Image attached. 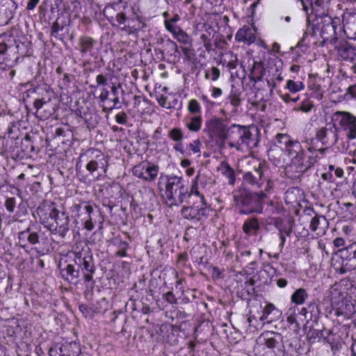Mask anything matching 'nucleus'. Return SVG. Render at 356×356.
<instances>
[{"label":"nucleus","instance_id":"f257e3e1","mask_svg":"<svg viewBox=\"0 0 356 356\" xmlns=\"http://www.w3.org/2000/svg\"><path fill=\"white\" fill-rule=\"evenodd\" d=\"M104 16L112 26H117L128 35H137L147 25L145 18L136 5H128L121 1L106 5Z\"/></svg>","mask_w":356,"mask_h":356},{"label":"nucleus","instance_id":"f03ea898","mask_svg":"<svg viewBox=\"0 0 356 356\" xmlns=\"http://www.w3.org/2000/svg\"><path fill=\"white\" fill-rule=\"evenodd\" d=\"M40 222L51 234L64 238L68 232L70 218L64 211H60L54 204L43 203L36 210Z\"/></svg>","mask_w":356,"mask_h":356},{"label":"nucleus","instance_id":"7ed1b4c3","mask_svg":"<svg viewBox=\"0 0 356 356\" xmlns=\"http://www.w3.org/2000/svg\"><path fill=\"white\" fill-rule=\"evenodd\" d=\"M159 183L160 190L165 186L166 203L170 206H177L184 202L188 194V186L186 181L178 176L161 177Z\"/></svg>","mask_w":356,"mask_h":356},{"label":"nucleus","instance_id":"20e7f679","mask_svg":"<svg viewBox=\"0 0 356 356\" xmlns=\"http://www.w3.org/2000/svg\"><path fill=\"white\" fill-rule=\"evenodd\" d=\"M267 195L264 191L251 193L248 191H240L234 196L237 207H241V214L262 213L264 204Z\"/></svg>","mask_w":356,"mask_h":356},{"label":"nucleus","instance_id":"39448f33","mask_svg":"<svg viewBox=\"0 0 356 356\" xmlns=\"http://www.w3.org/2000/svg\"><path fill=\"white\" fill-rule=\"evenodd\" d=\"M226 141H228L227 145L229 147L241 151L244 146L250 147L254 139L248 127L232 124L227 126L220 147H225Z\"/></svg>","mask_w":356,"mask_h":356},{"label":"nucleus","instance_id":"423d86ee","mask_svg":"<svg viewBox=\"0 0 356 356\" xmlns=\"http://www.w3.org/2000/svg\"><path fill=\"white\" fill-rule=\"evenodd\" d=\"M258 348L265 350L273 356H286L283 336L277 332L265 331L256 339Z\"/></svg>","mask_w":356,"mask_h":356},{"label":"nucleus","instance_id":"0eeeda50","mask_svg":"<svg viewBox=\"0 0 356 356\" xmlns=\"http://www.w3.org/2000/svg\"><path fill=\"white\" fill-rule=\"evenodd\" d=\"M72 212L76 213L77 216L84 224V227L88 231L92 230L97 224L101 227L104 221L99 207L86 202L74 204Z\"/></svg>","mask_w":356,"mask_h":356},{"label":"nucleus","instance_id":"6e6552de","mask_svg":"<svg viewBox=\"0 0 356 356\" xmlns=\"http://www.w3.org/2000/svg\"><path fill=\"white\" fill-rule=\"evenodd\" d=\"M187 206L183 207L181 210L184 218L197 222L205 220L213 211L211 206L205 199L198 197L187 200Z\"/></svg>","mask_w":356,"mask_h":356},{"label":"nucleus","instance_id":"1a4fd4ad","mask_svg":"<svg viewBox=\"0 0 356 356\" xmlns=\"http://www.w3.org/2000/svg\"><path fill=\"white\" fill-rule=\"evenodd\" d=\"M318 28L321 29V36L323 42H330V44H335L339 40L337 36V29L341 25V20L339 17H332L329 15H323L316 17Z\"/></svg>","mask_w":356,"mask_h":356},{"label":"nucleus","instance_id":"9d476101","mask_svg":"<svg viewBox=\"0 0 356 356\" xmlns=\"http://www.w3.org/2000/svg\"><path fill=\"white\" fill-rule=\"evenodd\" d=\"M338 139V128L336 124H328L326 127L317 129L314 137L309 140L308 144H312V148L314 149L318 143L330 147L337 143Z\"/></svg>","mask_w":356,"mask_h":356},{"label":"nucleus","instance_id":"9b49d317","mask_svg":"<svg viewBox=\"0 0 356 356\" xmlns=\"http://www.w3.org/2000/svg\"><path fill=\"white\" fill-rule=\"evenodd\" d=\"M317 161V156H309L307 159L291 160L285 168L286 176L293 180L299 179Z\"/></svg>","mask_w":356,"mask_h":356},{"label":"nucleus","instance_id":"f8f14e48","mask_svg":"<svg viewBox=\"0 0 356 356\" xmlns=\"http://www.w3.org/2000/svg\"><path fill=\"white\" fill-rule=\"evenodd\" d=\"M74 264L81 268L83 273V280L88 284L91 285V288H93L95 281L93 280V275L95 273L96 268L94 264L93 258L91 254L82 256V252H74Z\"/></svg>","mask_w":356,"mask_h":356},{"label":"nucleus","instance_id":"ddd939ff","mask_svg":"<svg viewBox=\"0 0 356 356\" xmlns=\"http://www.w3.org/2000/svg\"><path fill=\"white\" fill-rule=\"evenodd\" d=\"M41 232L40 227L38 228L35 225L31 223L26 229L18 232L17 244L28 251L30 246L39 244L43 240Z\"/></svg>","mask_w":356,"mask_h":356},{"label":"nucleus","instance_id":"4468645a","mask_svg":"<svg viewBox=\"0 0 356 356\" xmlns=\"http://www.w3.org/2000/svg\"><path fill=\"white\" fill-rule=\"evenodd\" d=\"M227 124L221 118H213L206 121L203 131L220 147Z\"/></svg>","mask_w":356,"mask_h":356},{"label":"nucleus","instance_id":"2eb2a0df","mask_svg":"<svg viewBox=\"0 0 356 356\" xmlns=\"http://www.w3.org/2000/svg\"><path fill=\"white\" fill-rule=\"evenodd\" d=\"M86 155L90 159L87 163L86 168L90 173L101 170L104 173L106 172L108 168V159L103 152L96 149H90L86 152Z\"/></svg>","mask_w":356,"mask_h":356},{"label":"nucleus","instance_id":"dca6fc26","mask_svg":"<svg viewBox=\"0 0 356 356\" xmlns=\"http://www.w3.org/2000/svg\"><path fill=\"white\" fill-rule=\"evenodd\" d=\"M334 117L340 118L339 124L348 139L356 138V117L355 115L346 111H337Z\"/></svg>","mask_w":356,"mask_h":356},{"label":"nucleus","instance_id":"f3484780","mask_svg":"<svg viewBox=\"0 0 356 356\" xmlns=\"http://www.w3.org/2000/svg\"><path fill=\"white\" fill-rule=\"evenodd\" d=\"M337 254L342 259L341 273L356 268V241L339 249Z\"/></svg>","mask_w":356,"mask_h":356},{"label":"nucleus","instance_id":"a211bd4d","mask_svg":"<svg viewBox=\"0 0 356 356\" xmlns=\"http://www.w3.org/2000/svg\"><path fill=\"white\" fill-rule=\"evenodd\" d=\"M133 175L146 181H154L158 175L159 167L147 161H143L132 168Z\"/></svg>","mask_w":356,"mask_h":356},{"label":"nucleus","instance_id":"6ab92c4d","mask_svg":"<svg viewBox=\"0 0 356 356\" xmlns=\"http://www.w3.org/2000/svg\"><path fill=\"white\" fill-rule=\"evenodd\" d=\"M330 293L331 305L335 311V314L337 316H348L351 311L348 308L350 305L346 304L344 293H341L337 288H332Z\"/></svg>","mask_w":356,"mask_h":356},{"label":"nucleus","instance_id":"aec40b11","mask_svg":"<svg viewBox=\"0 0 356 356\" xmlns=\"http://www.w3.org/2000/svg\"><path fill=\"white\" fill-rule=\"evenodd\" d=\"M264 169H266V166L264 163H257L254 165L252 171H248L243 174L244 182L252 186L261 188L264 183Z\"/></svg>","mask_w":356,"mask_h":356},{"label":"nucleus","instance_id":"412c9836","mask_svg":"<svg viewBox=\"0 0 356 356\" xmlns=\"http://www.w3.org/2000/svg\"><path fill=\"white\" fill-rule=\"evenodd\" d=\"M332 46L337 51L340 60L353 63L356 58V47L351 45L343 40H338Z\"/></svg>","mask_w":356,"mask_h":356},{"label":"nucleus","instance_id":"4be33fe9","mask_svg":"<svg viewBox=\"0 0 356 356\" xmlns=\"http://www.w3.org/2000/svg\"><path fill=\"white\" fill-rule=\"evenodd\" d=\"M81 353L80 345L75 341L56 345L49 351L50 356H80Z\"/></svg>","mask_w":356,"mask_h":356},{"label":"nucleus","instance_id":"5701e85b","mask_svg":"<svg viewBox=\"0 0 356 356\" xmlns=\"http://www.w3.org/2000/svg\"><path fill=\"white\" fill-rule=\"evenodd\" d=\"M341 22L343 31L348 39H356V10H346L343 15Z\"/></svg>","mask_w":356,"mask_h":356},{"label":"nucleus","instance_id":"b1692460","mask_svg":"<svg viewBox=\"0 0 356 356\" xmlns=\"http://www.w3.org/2000/svg\"><path fill=\"white\" fill-rule=\"evenodd\" d=\"M50 97L36 98L33 102V107L35 109V115L40 120H47L54 113V107L50 106Z\"/></svg>","mask_w":356,"mask_h":356},{"label":"nucleus","instance_id":"393cba45","mask_svg":"<svg viewBox=\"0 0 356 356\" xmlns=\"http://www.w3.org/2000/svg\"><path fill=\"white\" fill-rule=\"evenodd\" d=\"M168 136L175 142L173 149L181 154L183 156H189L191 153L184 148L183 140L184 139V131L180 127H174L169 130Z\"/></svg>","mask_w":356,"mask_h":356},{"label":"nucleus","instance_id":"a878e982","mask_svg":"<svg viewBox=\"0 0 356 356\" xmlns=\"http://www.w3.org/2000/svg\"><path fill=\"white\" fill-rule=\"evenodd\" d=\"M284 152L289 156L291 157V160H305L310 156L306 154L300 143L293 139L288 145Z\"/></svg>","mask_w":356,"mask_h":356},{"label":"nucleus","instance_id":"bb28decb","mask_svg":"<svg viewBox=\"0 0 356 356\" xmlns=\"http://www.w3.org/2000/svg\"><path fill=\"white\" fill-rule=\"evenodd\" d=\"M282 315L280 309L276 308L273 303H268L262 310V315L259 318V321L262 324L271 323L279 320Z\"/></svg>","mask_w":356,"mask_h":356},{"label":"nucleus","instance_id":"cd10ccee","mask_svg":"<svg viewBox=\"0 0 356 356\" xmlns=\"http://www.w3.org/2000/svg\"><path fill=\"white\" fill-rule=\"evenodd\" d=\"M62 277L70 284H76L80 279L79 268H76L74 264H67L60 268Z\"/></svg>","mask_w":356,"mask_h":356},{"label":"nucleus","instance_id":"c85d7f7f","mask_svg":"<svg viewBox=\"0 0 356 356\" xmlns=\"http://www.w3.org/2000/svg\"><path fill=\"white\" fill-rule=\"evenodd\" d=\"M215 33L216 31L211 25L208 24H203L200 39L201 42L203 44L206 51L208 52L213 49L211 41L215 35Z\"/></svg>","mask_w":356,"mask_h":356},{"label":"nucleus","instance_id":"c756f323","mask_svg":"<svg viewBox=\"0 0 356 356\" xmlns=\"http://www.w3.org/2000/svg\"><path fill=\"white\" fill-rule=\"evenodd\" d=\"M282 80L283 77L280 68L276 65L269 66L267 70L266 81L268 86L271 88V90L276 88L277 82H281Z\"/></svg>","mask_w":356,"mask_h":356},{"label":"nucleus","instance_id":"7c9ffc66","mask_svg":"<svg viewBox=\"0 0 356 356\" xmlns=\"http://www.w3.org/2000/svg\"><path fill=\"white\" fill-rule=\"evenodd\" d=\"M31 42L25 35H22L18 39L15 38L14 47L12 49L15 50L19 56H25L31 54L30 50Z\"/></svg>","mask_w":356,"mask_h":356},{"label":"nucleus","instance_id":"2f4dec72","mask_svg":"<svg viewBox=\"0 0 356 356\" xmlns=\"http://www.w3.org/2000/svg\"><path fill=\"white\" fill-rule=\"evenodd\" d=\"M15 32H17V30L13 27L8 33L0 35V54H4L8 49H12L14 47L15 38L13 34Z\"/></svg>","mask_w":356,"mask_h":356},{"label":"nucleus","instance_id":"473e14b6","mask_svg":"<svg viewBox=\"0 0 356 356\" xmlns=\"http://www.w3.org/2000/svg\"><path fill=\"white\" fill-rule=\"evenodd\" d=\"M235 39L238 42H243L247 44H250L254 42L256 37L251 28L244 26L237 31Z\"/></svg>","mask_w":356,"mask_h":356},{"label":"nucleus","instance_id":"72a5a7b5","mask_svg":"<svg viewBox=\"0 0 356 356\" xmlns=\"http://www.w3.org/2000/svg\"><path fill=\"white\" fill-rule=\"evenodd\" d=\"M97 41L92 38L88 35H82L79 38L78 45L79 50L82 56H85L88 53H91L94 49Z\"/></svg>","mask_w":356,"mask_h":356},{"label":"nucleus","instance_id":"f704fd0d","mask_svg":"<svg viewBox=\"0 0 356 356\" xmlns=\"http://www.w3.org/2000/svg\"><path fill=\"white\" fill-rule=\"evenodd\" d=\"M332 334V332L330 330L327 329H310L307 333V338L309 339V343H315L317 341H319L321 339H323L326 340L327 342H330L329 337Z\"/></svg>","mask_w":356,"mask_h":356},{"label":"nucleus","instance_id":"c9c22d12","mask_svg":"<svg viewBox=\"0 0 356 356\" xmlns=\"http://www.w3.org/2000/svg\"><path fill=\"white\" fill-rule=\"evenodd\" d=\"M343 176V170L341 168L330 165L328 170L321 175V178L329 183H334L336 181V178H342Z\"/></svg>","mask_w":356,"mask_h":356},{"label":"nucleus","instance_id":"e433bc0d","mask_svg":"<svg viewBox=\"0 0 356 356\" xmlns=\"http://www.w3.org/2000/svg\"><path fill=\"white\" fill-rule=\"evenodd\" d=\"M311 6L312 11L315 13L316 18L327 15L326 10L330 0H310L307 1Z\"/></svg>","mask_w":356,"mask_h":356},{"label":"nucleus","instance_id":"4c0bfd02","mask_svg":"<svg viewBox=\"0 0 356 356\" xmlns=\"http://www.w3.org/2000/svg\"><path fill=\"white\" fill-rule=\"evenodd\" d=\"M217 170L218 171L220 172L223 176L228 179L229 184H234L236 181L235 171L227 161H221Z\"/></svg>","mask_w":356,"mask_h":356},{"label":"nucleus","instance_id":"58836bf2","mask_svg":"<svg viewBox=\"0 0 356 356\" xmlns=\"http://www.w3.org/2000/svg\"><path fill=\"white\" fill-rule=\"evenodd\" d=\"M260 226L257 218H248L245 220L242 227L243 232L248 235L256 234Z\"/></svg>","mask_w":356,"mask_h":356},{"label":"nucleus","instance_id":"ea45409f","mask_svg":"<svg viewBox=\"0 0 356 356\" xmlns=\"http://www.w3.org/2000/svg\"><path fill=\"white\" fill-rule=\"evenodd\" d=\"M265 74L262 63L254 61L250 74V80L254 82L260 81Z\"/></svg>","mask_w":356,"mask_h":356},{"label":"nucleus","instance_id":"a19ab883","mask_svg":"<svg viewBox=\"0 0 356 356\" xmlns=\"http://www.w3.org/2000/svg\"><path fill=\"white\" fill-rule=\"evenodd\" d=\"M202 118L200 115H194L188 118L185 124L186 127L192 132H198L202 127Z\"/></svg>","mask_w":356,"mask_h":356},{"label":"nucleus","instance_id":"79ce46f5","mask_svg":"<svg viewBox=\"0 0 356 356\" xmlns=\"http://www.w3.org/2000/svg\"><path fill=\"white\" fill-rule=\"evenodd\" d=\"M168 31L181 43H188V35L180 27H169Z\"/></svg>","mask_w":356,"mask_h":356},{"label":"nucleus","instance_id":"37998d69","mask_svg":"<svg viewBox=\"0 0 356 356\" xmlns=\"http://www.w3.org/2000/svg\"><path fill=\"white\" fill-rule=\"evenodd\" d=\"M292 140V138L286 134H277L275 138V145L280 147L282 149H286L288 145Z\"/></svg>","mask_w":356,"mask_h":356},{"label":"nucleus","instance_id":"c03bdc74","mask_svg":"<svg viewBox=\"0 0 356 356\" xmlns=\"http://www.w3.org/2000/svg\"><path fill=\"white\" fill-rule=\"evenodd\" d=\"M76 115L81 118L88 129H94L96 127L97 122L92 120L91 113L88 112H82L81 111H76Z\"/></svg>","mask_w":356,"mask_h":356},{"label":"nucleus","instance_id":"a18cd8bd","mask_svg":"<svg viewBox=\"0 0 356 356\" xmlns=\"http://www.w3.org/2000/svg\"><path fill=\"white\" fill-rule=\"evenodd\" d=\"M308 298V293L305 289L300 288L297 289L291 296V301L296 305L304 303Z\"/></svg>","mask_w":356,"mask_h":356},{"label":"nucleus","instance_id":"49530a36","mask_svg":"<svg viewBox=\"0 0 356 356\" xmlns=\"http://www.w3.org/2000/svg\"><path fill=\"white\" fill-rule=\"evenodd\" d=\"M114 244L118 248V251L115 252V256L120 257H127V250L129 248V245L127 241H122L120 238H115Z\"/></svg>","mask_w":356,"mask_h":356},{"label":"nucleus","instance_id":"de8ad7c7","mask_svg":"<svg viewBox=\"0 0 356 356\" xmlns=\"http://www.w3.org/2000/svg\"><path fill=\"white\" fill-rule=\"evenodd\" d=\"M285 88L291 93H296L305 88V84L300 81H295L292 79H289L286 81Z\"/></svg>","mask_w":356,"mask_h":356},{"label":"nucleus","instance_id":"09e8293b","mask_svg":"<svg viewBox=\"0 0 356 356\" xmlns=\"http://www.w3.org/2000/svg\"><path fill=\"white\" fill-rule=\"evenodd\" d=\"M200 175L198 174L195 180L193 181V184L191 188L190 192L188 191V194L186 195L187 200H192L193 198L198 197L200 199H205L204 196L201 194L197 188V180L200 178Z\"/></svg>","mask_w":356,"mask_h":356},{"label":"nucleus","instance_id":"8fccbe9b","mask_svg":"<svg viewBox=\"0 0 356 356\" xmlns=\"http://www.w3.org/2000/svg\"><path fill=\"white\" fill-rule=\"evenodd\" d=\"M302 312H305V314H307L308 313L310 314V318L312 317L317 318L320 314V310L318 307V305L315 300H313L309 302L306 307L303 308Z\"/></svg>","mask_w":356,"mask_h":356},{"label":"nucleus","instance_id":"3c124183","mask_svg":"<svg viewBox=\"0 0 356 356\" xmlns=\"http://www.w3.org/2000/svg\"><path fill=\"white\" fill-rule=\"evenodd\" d=\"M326 224L327 220L324 216L316 214L311 220L309 228L312 231L315 232L321 225H325Z\"/></svg>","mask_w":356,"mask_h":356},{"label":"nucleus","instance_id":"603ef678","mask_svg":"<svg viewBox=\"0 0 356 356\" xmlns=\"http://www.w3.org/2000/svg\"><path fill=\"white\" fill-rule=\"evenodd\" d=\"M247 321L248 323L247 332L250 333H254L257 332L259 328V326L260 325L261 327L264 325L262 324V322H261L259 320H257L254 316H250L247 318Z\"/></svg>","mask_w":356,"mask_h":356},{"label":"nucleus","instance_id":"864d4df0","mask_svg":"<svg viewBox=\"0 0 356 356\" xmlns=\"http://www.w3.org/2000/svg\"><path fill=\"white\" fill-rule=\"evenodd\" d=\"M21 203H22V201L19 200V199H16L14 197H7L6 199L4 206L6 209V210L10 213H14L17 205H18V207L20 208Z\"/></svg>","mask_w":356,"mask_h":356},{"label":"nucleus","instance_id":"5fc2aeb1","mask_svg":"<svg viewBox=\"0 0 356 356\" xmlns=\"http://www.w3.org/2000/svg\"><path fill=\"white\" fill-rule=\"evenodd\" d=\"M227 99L231 105L234 108L233 112L236 113L238 107L240 106L241 104L240 93L236 90H232Z\"/></svg>","mask_w":356,"mask_h":356},{"label":"nucleus","instance_id":"6e6d98bb","mask_svg":"<svg viewBox=\"0 0 356 356\" xmlns=\"http://www.w3.org/2000/svg\"><path fill=\"white\" fill-rule=\"evenodd\" d=\"M202 143L200 139H195L186 145V151L191 154H198L201 152Z\"/></svg>","mask_w":356,"mask_h":356},{"label":"nucleus","instance_id":"4d7b16f0","mask_svg":"<svg viewBox=\"0 0 356 356\" xmlns=\"http://www.w3.org/2000/svg\"><path fill=\"white\" fill-rule=\"evenodd\" d=\"M188 111L190 113L193 115H200L201 106L200 103L196 99H191L188 104Z\"/></svg>","mask_w":356,"mask_h":356},{"label":"nucleus","instance_id":"13d9d810","mask_svg":"<svg viewBox=\"0 0 356 356\" xmlns=\"http://www.w3.org/2000/svg\"><path fill=\"white\" fill-rule=\"evenodd\" d=\"M313 107V102L309 99H305L304 101L301 102V104L299 106L294 108V110L296 111H302L307 113L309 112Z\"/></svg>","mask_w":356,"mask_h":356},{"label":"nucleus","instance_id":"bf43d9fd","mask_svg":"<svg viewBox=\"0 0 356 356\" xmlns=\"http://www.w3.org/2000/svg\"><path fill=\"white\" fill-rule=\"evenodd\" d=\"M220 70L216 67L208 69L205 72V78L207 79H210L213 81H216L220 77Z\"/></svg>","mask_w":356,"mask_h":356},{"label":"nucleus","instance_id":"052dcab7","mask_svg":"<svg viewBox=\"0 0 356 356\" xmlns=\"http://www.w3.org/2000/svg\"><path fill=\"white\" fill-rule=\"evenodd\" d=\"M164 47L167 52L170 55H173L178 52V47L177 44L170 39L165 40L164 42Z\"/></svg>","mask_w":356,"mask_h":356},{"label":"nucleus","instance_id":"680f3d73","mask_svg":"<svg viewBox=\"0 0 356 356\" xmlns=\"http://www.w3.org/2000/svg\"><path fill=\"white\" fill-rule=\"evenodd\" d=\"M230 59L229 61L226 62V60L225 59L223 60L224 63H226L227 67L230 70H233L236 68L238 65V58L236 55H234L232 54H230Z\"/></svg>","mask_w":356,"mask_h":356},{"label":"nucleus","instance_id":"e2e57ef3","mask_svg":"<svg viewBox=\"0 0 356 356\" xmlns=\"http://www.w3.org/2000/svg\"><path fill=\"white\" fill-rule=\"evenodd\" d=\"M180 19V17L178 14H175L173 17L169 19L164 21L165 27L168 31L169 27H179L176 25V23Z\"/></svg>","mask_w":356,"mask_h":356},{"label":"nucleus","instance_id":"0e129e2a","mask_svg":"<svg viewBox=\"0 0 356 356\" xmlns=\"http://www.w3.org/2000/svg\"><path fill=\"white\" fill-rule=\"evenodd\" d=\"M63 29L64 25L60 24L58 20H56L51 26V35L52 37L57 38L58 32L63 30Z\"/></svg>","mask_w":356,"mask_h":356},{"label":"nucleus","instance_id":"69168bd1","mask_svg":"<svg viewBox=\"0 0 356 356\" xmlns=\"http://www.w3.org/2000/svg\"><path fill=\"white\" fill-rule=\"evenodd\" d=\"M107 78L103 75V74H98L96 77V83L97 85H91L90 86V88H97L98 86H106L107 85Z\"/></svg>","mask_w":356,"mask_h":356},{"label":"nucleus","instance_id":"338daca9","mask_svg":"<svg viewBox=\"0 0 356 356\" xmlns=\"http://www.w3.org/2000/svg\"><path fill=\"white\" fill-rule=\"evenodd\" d=\"M115 120L116 122L120 124H126L127 122L128 116L125 112L122 111L115 115Z\"/></svg>","mask_w":356,"mask_h":356},{"label":"nucleus","instance_id":"774afa93","mask_svg":"<svg viewBox=\"0 0 356 356\" xmlns=\"http://www.w3.org/2000/svg\"><path fill=\"white\" fill-rule=\"evenodd\" d=\"M211 269V276L213 280H220L223 278V270H220L217 266H213Z\"/></svg>","mask_w":356,"mask_h":356}]
</instances>
